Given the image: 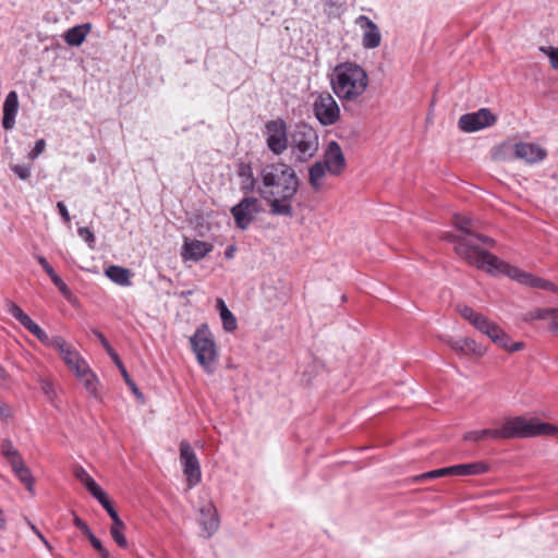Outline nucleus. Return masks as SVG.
<instances>
[{"instance_id":"nucleus-44","label":"nucleus","mask_w":558,"mask_h":558,"mask_svg":"<svg viewBox=\"0 0 558 558\" xmlns=\"http://www.w3.org/2000/svg\"><path fill=\"white\" fill-rule=\"evenodd\" d=\"M123 532L124 530H110L111 537L117 543V545L121 548H128V539Z\"/></svg>"},{"instance_id":"nucleus-62","label":"nucleus","mask_w":558,"mask_h":558,"mask_svg":"<svg viewBox=\"0 0 558 558\" xmlns=\"http://www.w3.org/2000/svg\"><path fill=\"white\" fill-rule=\"evenodd\" d=\"M7 380V373L4 368L0 365V384Z\"/></svg>"},{"instance_id":"nucleus-40","label":"nucleus","mask_w":558,"mask_h":558,"mask_svg":"<svg viewBox=\"0 0 558 558\" xmlns=\"http://www.w3.org/2000/svg\"><path fill=\"white\" fill-rule=\"evenodd\" d=\"M83 485L97 500L102 498L104 495H106V493L101 489V487L95 482L93 477H90L88 482L84 483Z\"/></svg>"},{"instance_id":"nucleus-15","label":"nucleus","mask_w":558,"mask_h":558,"mask_svg":"<svg viewBox=\"0 0 558 558\" xmlns=\"http://www.w3.org/2000/svg\"><path fill=\"white\" fill-rule=\"evenodd\" d=\"M355 24L363 31L362 46L365 49H375L381 43V34L378 26L366 15H359Z\"/></svg>"},{"instance_id":"nucleus-53","label":"nucleus","mask_w":558,"mask_h":558,"mask_svg":"<svg viewBox=\"0 0 558 558\" xmlns=\"http://www.w3.org/2000/svg\"><path fill=\"white\" fill-rule=\"evenodd\" d=\"M57 209H58L60 216L62 217V219L64 220V222H70L71 217H70L69 210L63 202L57 203Z\"/></svg>"},{"instance_id":"nucleus-2","label":"nucleus","mask_w":558,"mask_h":558,"mask_svg":"<svg viewBox=\"0 0 558 558\" xmlns=\"http://www.w3.org/2000/svg\"><path fill=\"white\" fill-rule=\"evenodd\" d=\"M541 435H550L558 438V427L541 422L538 418L514 416L506 418L500 428L470 430L463 435V439L476 442L485 439L530 438Z\"/></svg>"},{"instance_id":"nucleus-39","label":"nucleus","mask_w":558,"mask_h":558,"mask_svg":"<svg viewBox=\"0 0 558 558\" xmlns=\"http://www.w3.org/2000/svg\"><path fill=\"white\" fill-rule=\"evenodd\" d=\"M532 288L542 289L546 291H553L556 292L558 290L557 286L553 283L551 281H548L546 279L535 277L533 279Z\"/></svg>"},{"instance_id":"nucleus-63","label":"nucleus","mask_w":558,"mask_h":558,"mask_svg":"<svg viewBox=\"0 0 558 558\" xmlns=\"http://www.w3.org/2000/svg\"><path fill=\"white\" fill-rule=\"evenodd\" d=\"M94 160H95V156H94V155H92V156L89 157V161H94Z\"/></svg>"},{"instance_id":"nucleus-5","label":"nucleus","mask_w":558,"mask_h":558,"mask_svg":"<svg viewBox=\"0 0 558 558\" xmlns=\"http://www.w3.org/2000/svg\"><path fill=\"white\" fill-rule=\"evenodd\" d=\"M475 246L471 242H463L459 247V256L468 264L478 269L485 270L492 275H507L509 278L518 281L521 269L510 266L497 256L488 252L474 251Z\"/></svg>"},{"instance_id":"nucleus-38","label":"nucleus","mask_w":558,"mask_h":558,"mask_svg":"<svg viewBox=\"0 0 558 558\" xmlns=\"http://www.w3.org/2000/svg\"><path fill=\"white\" fill-rule=\"evenodd\" d=\"M446 475H452L451 466L437 469V470H433V471L423 473V474L418 475L416 477V480H430V478H437V477L446 476Z\"/></svg>"},{"instance_id":"nucleus-20","label":"nucleus","mask_w":558,"mask_h":558,"mask_svg":"<svg viewBox=\"0 0 558 558\" xmlns=\"http://www.w3.org/2000/svg\"><path fill=\"white\" fill-rule=\"evenodd\" d=\"M199 525L205 537L213 536L219 527V518L217 510L213 505H208L201 509Z\"/></svg>"},{"instance_id":"nucleus-55","label":"nucleus","mask_w":558,"mask_h":558,"mask_svg":"<svg viewBox=\"0 0 558 558\" xmlns=\"http://www.w3.org/2000/svg\"><path fill=\"white\" fill-rule=\"evenodd\" d=\"M11 415H12V409L5 403H0V417L5 421Z\"/></svg>"},{"instance_id":"nucleus-56","label":"nucleus","mask_w":558,"mask_h":558,"mask_svg":"<svg viewBox=\"0 0 558 558\" xmlns=\"http://www.w3.org/2000/svg\"><path fill=\"white\" fill-rule=\"evenodd\" d=\"M112 520V524H111V527L110 530H124L125 529V524L124 522L120 519V517H116Z\"/></svg>"},{"instance_id":"nucleus-12","label":"nucleus","mask_w":558,"mask_h":558,"mask_svg":"<svg viewBox=\"0 0 558 558\" xmlns=\"http://www.w3.org/2000/svg\"><path fill=\"white\" fill-rule=\"evenodd\" d=\"M262 210L260 202L256 197H244L232 207L231 214L235 225L241 230H246L255 219V215Z\"/></svg>"},{"instance_id":"nucleus-8","label":"nucleus","mask_w":558,"mask_h":558,"mask_svg":"<svg viewBox=\"0 0 558 558\" xmlns=\"http://www.w3.org/2000/svg\"><path fill=\"white\" fill-rule=\"evenodd\" d=\"M263 135L267 148L276 156H281L290 144V131L282 118L267 121L264 125Z\"/></svg>"},{"instance_id":"nucleus-52","label":"nucleus","mask_w":558,"mask_h":558,"mask_svg":"<svg viewBox=\"0 0 558 558\" xmlns=\"http://www.w3.org/2000/svg\"><path fill=\"white\" fill-rule=\"evenodd\" d=\"M533 279L534 276L532 274L522 270L518 277V282L532 288Z\"/></svg>"},{"instance_id":"nucleus-26","label":"nucleus","mask_w":558,"mask_h":558,"mask_svg":"<svg viewBox=\"0 0 558 558\" xmlns=\"http://www.w3.org/2000/svg\"><path fill=\"white\" fill-rule=\"evenodd\" d=\"M60 356L73 374L86 369L87 362L82 357L78 351L74 349V347L66 349V351Z\"/></svg>"},{"instance_id":"nucleus-34","label":"nucleus","mask_w":558,"mask_h":558,"mask_svg":"<svg viewBox=\"0 0 558 558\" xmlns=\"http://www.w3.org/2000/svg\"><path fill=\"white\" fill-rule=\"evenodd\" d=\"M113 363L117 365V367L119 368V371L121 372L125 383L130 386V388L132 389V391L135 393V395H138L141 396V392L138 391V388L137 386L135 385V383L130 378V375L126 371V368L124 367L122 361L120 360V357L118 356V360H112Z\"/></svg>"},{"instance_id":"nucleus-43","label":"nucleus","mask_w":558,"mask_h":558,"mask_svg":"<svg viewBox=\"0 0 558 558\" xmlns=\"http://www.w3.org/2000/svg\"><path fill=\"white\" fill-rule=\"evenodd\" d=\"M11 170L21 180H27L31 177V167L27 165H12Z\"/></svg>"},{"instance_id":"nucleus-11","label":"nucleus","mask_w":558,"mask_h":558,"mask_svg":"<svg viewBox=\"0 0 558 558\" xmlns=\"http://www.w3.org/2000/svg\"><path fill=\"white\" fill-rule=\"evenodd\" d=\"M477 330L486 335L495 344L508 352H517L524 349L522 341L513 342L508 333H506L496 323L484 318Z\"/></svg>"},{"instance_id":"nucleus-46","label":"nucleus","mask_w":558,"mask_h":558,"mask_svg":"<svg viewBox=\"0 0 558 558\" xmlns=\"http://www.w3.org/2000/svg\"><path fill=\"white\" fill-rule=\"evenodd\" d=\"M73 524L88 538L93 532L88 525L76 514L73 515Z\"/></svg>"},{"instance_id":"nucleus-14","label":"nucleus","mask_w":558,"mask_h":558,"mask_svg":"<svg viewBox=\"0 0 558 558\" xmlns=\"http://www.w3.org/2000/svg\"><path fill=\"white\" fill-rule=\"evenodd\" d=\"M7 311L39 341L47 340V332L40 328L24 311L13 301H5Z\"/></svg>"},{"instance_id":"nucleus-4","label":"nucleus","mask_w":558,"mask_h":558,"mask_svg":"<svg viewBox=\"0 0 558 558\" xmlns=\"http://www.w3.org/2000/svg\"><path fill=\"white\" fill-rule=\"evenodd\" d=\"M290 157L293 163L303 165L312 160L319 149L317 130L308 123L299 122L290 130Z\"/></svg>"},{"instance_id":"nucleus-36","label":"nucleus","mask_w":558,"mask_h":558,"mask_svg":"<svg viewBox=\"0 0 558 558\" xmlns=\"http://www.w3.org/2000/svg\"><path fill=\"white\" fill-rule=\"evenodd\" d=\"M50 279L53 282V284L58 288V290L61 292V294L65 299L70 300L72 296V291L66 286V283L62 280V278L57 272H54L52 276H50Z\"/></svg>"},{"instance_id":"nucleus-10","label":"nucleus","mask_w":558,"mask_h":558,"mask_svg":"<svg viewBox=\"0 0 558 558\" xmlns=\"http://www.w3.org/2000/svg\"><path fill=\"white\" fill-rule=\"evenodd\" d=\"M313 112L324 126L333 125L340 119V108L336 99L327 92L317 95L313 102Z\"/></svg>"},{"instance_id":"nucleus-35","label":"nucleus","mask_w":558,"mask_h":558,"mask_svg":"<svg viewBox=\"0 0 558 558\" xmlns=\"http://www.w3.org/2000/svg\"><path fill=\"white\" fill-rule=\"evenodd\" d=\"M93 333L96 336V338L99 340V342L101 343V345L104 347V349L106 350V352L108 353V355L111 357V360H118V353L114 351V349L110 345L109 341L107 340V338L104 336L102 332H100L99 330L97 329H93L92 330Z\"/></svg>"},{"instance_id":"nucleus-28","label":"nucleus","mask_w":558,"mask_h":558,"mask_svg":"<svg viewBox=\"0 0 558 558\" xmlns=\"http://www.w3.org/2000/svg\"><path fill=\"white\" fill-rule=\"evenodd\" d=\"M76 378L83 383L85 389L93 397L98 396V378L90 369L89 365H86V369L82 372H76L74 374Z\"/></svg>"},{"instance_id":"nucleus-9","label":"nucleus","mask_w":558,"mask_h":558,"mask_svg":"<svg viewBox=\"0 0 558 558\" xmlns=\"http://www.w3.org/2000/svg\"><path fill=\"white\" fill-rule=\"evenodd\" d=\"M180 462L187 487H195L202 481V470L196 452L187 440L180 442Z\"/></svg>"},{"instance_id":"nucleus-47","label":"nucleus","mask_w":558,"mask_h":558,"mask_svg":"<svg viewBox=\"0 0 558 558\" xmlns=\"http://www.w3.org/2000/svg\"><path fill=\"white\" fill-rule=\"evenodd\" d=\"M39 384H40V389L43 390V392L49 399H52L54 396V389H53L52 383L46 378H40Z\"/></svg>"},{"instance_id":"nucleus-32","label":"nucleus","mask_w":558,"mask_h":558,"mask_svg":"<svg viewBox=\"0 0 558 558\" xmlns=\"http://www.w3.org/2000/svg\"><path fill=\"white\" fill-rule=\"evenodd\" d=\"M458 312L464 319H466L476 329L483 323L484 318L486 317L483 314L475 312L472 307H470L468 305H459Z\"/></svg>"},{"instance_id":"nucleus-16","label":"nucleus","mask_w":558,"mask_h":558,"mask_svg":"<svg viewBox=\"0 0 558 558\" xmlns=\"http://www.w3.org/2000/svg\"><path fill=\"white\" fill-rule=\"evenodd\" d=\"M322 162L332 175H339L344 170L345 158L337 142L331 141L328 143Z\"/></svg>"},{"instance_id":"nucleus-25","label":"nucleus","mask_w":558,"mask_h":558,"mask_svg":"<svg viewBox=\"0 0 558 558\" xmlns=\"http://www.w3.org/2000/svg\"><path fill=\"white\" fill-rule=\"evenodd\" d=\"M488 470L489 465L483 461L451 465L452 475L457 476L480 475Z\"/></svg>"},{"instance_id":"nucleus-41","label":"nucleus","mask_w":558,"mask_h":558,"mask_svg":"<svg viewBox=\"0 0 558 558\" xmlns=\"http://www.w3.org/2000/svg\"><path fill=\"white\" fill-rule=\"evenodd\" d=\"M77 234L88 244L89 247H94L96 239L94 232L88 227H80L77 229Z\"/></svg>"},{"instance_id":"nucleus-13","label":"nucleus","mask_w":558,"mask_h":558,"mask_svg":"<svg viewBox=\"0 0 558 558\" xmlns=\"http://www.w3.org/2000/svg\"><path fill=\"white\" fill-rule=\"evenodd\" d=\"M497 117L487 108H481L475 112L462 114L459 119V128L466 133L477 132L496 123Z\"/></svg>"},{"instance_id":"nucleus-57","label":"nucleus","mask_w":558,"mask_h":558,"mask_svg":"<svg viewBox=\"0 0 558 558\" xmlns=\"http://www.w3.org/2000/svg\"><path fill=\"white\" fill-rule=\"evenodd\" d=\"M234 253H235V246L229 245L225 251V256L227 259H232L234 257Z\"/></svg>"},{"instance_id":"nucleus-45","label":"nucleus","mask_w":558,"mask_h":558,"mask_svg":"<svg viewBox=\"0 0 558 558\" xmlns=\"http://www.w3.org/2000/svg\"><path fill=\"white\" fill-rule=\"evenodd\" d=\"M98 502L104 507L111 519L119 515L111 501L108 499L107 495H104L102 498L98 499Z\"/></svg>"},{"instance_id":"nucleus-33","label":"nucleus","mask_w":558,"mask_h":558,"mask_svg":"<svg viewBox=\"0 0 558 558\" xmlns=\"http://www.w3.org/2000/svg\"><path fill=\"white\" fill-rule=\"evenodd\" d=\"M46 347L53 348L58 351L59 355H61L63 352L66 351V349L71 348L72 345L65 341V339L61 336H53L49 337L47 335L46 341H40Z\"/></svg>"},{"instance_id":"nucleus-59","label":"nucleus","mask_w":558,"mask_h":558,"mask_svg":"<svg viewBox=\"0 0 558 558\" xmlns=\"http://www.w3.org/2000/svg\"><path fill=\"white\" fill-rule=\"evenodd\" d=\"M548 317H553V320H558V308L549 307L548 308Z\"/></svg>"},{"instance_id":"nucleus-1","label":"nucleus","mask_w":558,"mask_h":558,"mask_svg":"<svg viewBox=\"0 0 558 558\" xmlns=\"http://www.w3.org/2000/svg\"><path fill=\"white\" fill-rule=\"evenodd\" d=\"M299 187L295 170L284 161L267 163L259 171L257 193L267 202L271 215L292 217V203Z\"/></svg>"},{"instance_id":"nucleus-29","label":"nucleus","mask_w":558,"mask_h":558,"mask_svg":"<svg viewBox=\"0 0 558 558\" xmlns=\"http://www.w3.org/2000/svg\"><path fill=\"white\" fill-rule=\"evenodd\" d=\"M216 307L219 311L223 329L228 332L234 331L238 327L236 318L222 299H217Z\"/></svg>"},{"instance_id":"nucleus-37","label":"nucleus","mask_w":558,"mask_h":558,"mask_svg":"<svg viewBox=\"0 0 558 558\" xmlns=\"http://www.w3.org/2000/svg\"><path fill=\"white\" fill-rule=\"evenodd\" d=\"M548 318V308H534L530 312H527L523 320L529 323L533 320H544Z\"/></svg>"},{"instance_id":"nucleus-60","label":"nucleus","mask_w":558,"mask_h":558,"mask_svg":"<svg viewBox=\"0 0 558 558\" xmlns=\"http://www.w3.org/2000/svg\"><path fill=\"white\" fill-rule=\"evenodd\" d=\"M193 294V290H185V291H181V292H175L174 295L179 296V298H187L190 295Z\"/></svg>"},{"instance_id":"nucleus-42","label":"nucleus","mask_w":558,"mask_h":558,"mask_svg":"<svg viewBox=\"0 0 558 558\" xmlns=\"http://www.w3.org/2000/svg\"><path fill=\"white\" fill-rule=\"evenodd\" d=\"M90 545L99 554L101 558H109V551L102 546L100 539H98L94 534L88 537Z\"/></svg>"},{"instance_id":"nucleus-19","label":"nucleus","mask_w":558,"mask_h":558,"mask_svg":"<svg viewBox=\"0 0 558 558\" xmlns=\"http://www.w3.org/2000/svg\"><path fill=\"white\" fill-rule=\"evenodd\" d=\"M19 96L15 90H11L3 102L2 107V128L7 131L12 130L15 126V118L19 112Z\"/></svg>"},{"instance_id":"nucleus-3","label":"nucleus","mask_w":558,"mask_h":558,"mask_svg":"<svg viewBox=\"0 0 558 558\" xmlns=\"http://www.w3.org/2000/svg\"><path fill=\"white\" fill-rule=\"evenodd\" d=\"M367 85L368 76L365 70L356 63H340L333 70L331 88L343 101L345 110L348 109L347 104L357 100L366 90Z\"/></svg>"},{"instance_id":"nucleus-30","label":"nucleus","mask_w":558,"mask_h":558,"mask_svg":"<svg viewBox=\"0 0 558 558\" xmlns=\"http://www.w3.org/2000/svg\"><path fill=\"white\" fill-rule=\"evenodd\" d=\"M11 468L21 483L24 484L29 492H33L34 477L23 460L14 463Z\"/></svg>"},{"instance_id":"nucleus-23","label":"nucleus","mask_w":558,"mask_h":558,"mask_svg":"<svg viewBox=\"0 0 558 558\" xmlns=\"http://www.w3.org/2000/svg\"><path fill=\"white\" fill-rule=\"evenodd\" d=\"M90 29L89 23L76 25L64 33L63 39L69 46L78 47L84 43Z\"/></svg>"},{"instance_id":"nucleus-48","label":"nucleus","mask_w":558,"mask_h":558,"mask_svg":"<svg viewBox=\"0 0 558 558\" xmlns=\"http://www.w3.org/2000/svg\"><path fill=\"white\" fill-rule=\"evenodd\" d=\"M510 148H511V145L508 143H504L499 146H496L492 151L493 159L497 160V161L502 160L505 158L504 150L510 149Z\"/></svg>"},{"instance_id":"nucleus-51","label":"nucleus","mask_w":558,"mask_h":558,"mask_svg":"<svg viewBox=\"0 0 558 558\" xmlns=\"http://www.w3.org/2000/svg\"><path fill=\"white\" fill-rule=\"evenodd\" d=\"M35 258L39 263V265L44 268V270L46 271V274L49 277L52 276L56 272L53 270V268L50 266V264L47 262V259L44 256L36 255Z\"/></svg>"},{"instance_id":"nucleus-50","label":"nucleus","mask_w":558,"mask_h":558,"mask_svg":"<svg viewBox=\"0 0 558 558\" xmlns=\"http://www.w3.org/2000/svg\"><path fill=\"white\" fill-rule=\"evenodd\" d=\"M74 476L77 481H80L82 484L88 482V480L92 477L87 471L82 466H76L74 470Z\"/></svg>"},{"instance_id":"nucleus-7","label":"nucleus","mask_w":558,"mask_h":558,"mask_svg":"<svg viewBox=\"0 0 558 558\" xmlns=\"http://www.w3.org/2000/svg\"><path fill=\"white\" fill-rule=\"evenodd\" d=\"M190 342L197 362L205 372L213 373V364L217 359V349L207 325L198 327L191 337Z\"/></svg>"},{"instance_id":"nucleus-24","label":"nucleus","mask_w":558,"mask_h":558,"mask_svg":"<svg viewBox=\"0 0 558 558\" xmlns=\"http://www.w3.org/2000/svg\"><path fill=\"white\" fill-rule=\"evenodd\" d=\"M327 172L328 170L322 161H316L308 168V183L314 192L323 191Z\"/></svg>"},{"instance_id":"nucleus-49","label":"nucleus","mask_w":558,"mask_h":558,"mask_svg":"<svg viewBox=\"0 0 558 558\" xmlns=\"http://www.w3.org/2000/svg\"><path fill=\"white\" fill-rule=\"evenodd\" d=\"M45 147H46L45 140L40 138L38 141H36L34 148L29 153V157L32 159L37 158L44 151Z\"/></svg>"},{"instance_id":"nucleus-58","label":"nucleus","mask_w":558,"mask_h":558,"mask_svg":"<svg viewBox=\"0 0 558 558\" xmlns=\"http://www.w3.org/2000/svg\"><path fill=\"white\" fill-rule=\"evenodd\" d=\"M32 530L34 531V533H36V535L43 541V543L50 549V544L48 543V541L44 537V535L36 529L35 525H32Z\"/></svg>"},{"instance_id":"nucleus-17","label":"nucleus","mask_w":558,"mask_h":558,"mask_svg":"<svg viewBox=\"0 0 558 558\" xmlns=\"http://www.w3.org/2000/svg\"><path fill=\"white\" fill-rule=\"evenodd\" d=\"M513 150L517 158L527 163H537L547 157V150L535 143H517L513 145Z\"/></svg>"},{"instance_id":"nucleus-18","label":"nucleus","mask_w":558,"mask_h":558,"mask_svg":"<svg viewBox=\"0 0 558 558\" xmlns=\"http://www.w3.org/2000/svg\"><path fill=\"white\" fill-rule=\"evenodd\" d=\"M213 250V244L199 240H184L182 245V257L186 260L198 262Z\"/></svg>"},{"instance_id":"nucleus-6","label":"nucleus","mask_w":558,"mask_h":558,"mask_svg":"<svg viewBox=\"0 0 558 558\" xmlns=\"http://www.w3.org/2000/svg\"><path fill=\"white\" fill-rule=\"evenodd\" d=\"M454 226L462 231L461 234H448L446 239L454 243V252L459 256L458 247L463 242H471L475 246L474 251L486 252L482 245L493 246L495 241L488 236L482 235L475 231V221L469 217L456 215L453 218Z\"/></svg>"},{"instance_id":"nucleus-22","label":"nucleus","mask_w":558,"mask_h":558,"mask_svg":"<svg viewBox=\"0 0 558 558\" xmlns=\"http://www.w3.org/2000/svg\"><path fill=\"white\" fill-rule=\"evenodd\" d=\"M238 175L241 179V191L245 194L257 192L259 177L255 178L252 167L247 163H241L238 169Z\"/></svg>"},{"instance_id":"nucleus-61","label":"nucleus","mask_w":558,"mask_h":558,"mask_svg":"<svg viewBox=\"0 0 558 558\" xmlns=\"http://www.w3.org/2000/svg\"><path fill=\"white\" fill-rule=\"evenodd\" d=\"M549 330L553 332H558V320H551L549 325Z\"/></svg>"},{"instance_id":"nucleus-27","label":"nucleus","mask_w":558,"mask_h":558,"mask_svg":"<svg viewBox=\"0 0 558 558\" xmlns=\"http://www.w3.org/2000/svg\"><path fill=\"white\" fill-rule=\"evenodd\" d=\"M105 274L112 282L119 286L129 287L132 283L131 271L124 267L112 265L106 268Z\"/></svg>"},{"instance_id":"nucleus-54","label":"nucleus","mask_w":558,"mask_h":558,"mask_svg":"<svg viewBox=\"0 0 558 558\" xmlns=\"http://www.w3.org/2000/svg\"><path fill=\"white\" fill-rule=\"evenodd\" d=\"M547 54L549 57L551 66L558 70V48H549Z\"/></svg>"},{"instance_id":"nucleus-31","label":"nucleus","mask_w":558,"mask_h":558,"mask_svg":"<svg viewBox=\"0 0 558 558\" xmlns=\"http://www.w3.org/2000/svg\"><path fill=\"white\" fill-rule=\"evenodd\" d=\"M1 454L10 463V465H13L14 463L23 460L19 450L15 449L13 442L10 439L2 440Z\"/></svg>"},{"instance_id":"nucleus-21","label":"nucleus","mask_w":558,"mask_h":558,"mask_svg":"<svg viewBox=\"0 0 558 558\" xmlns=\"http://www.w3.org/2000/svg\"><path fill=\"white\" fill-rule=\"evenodd\" d=\"M449 347L463 355L483 356L485 349L472 338H458L448 341Z\"/></svg>"}]
</instances>
